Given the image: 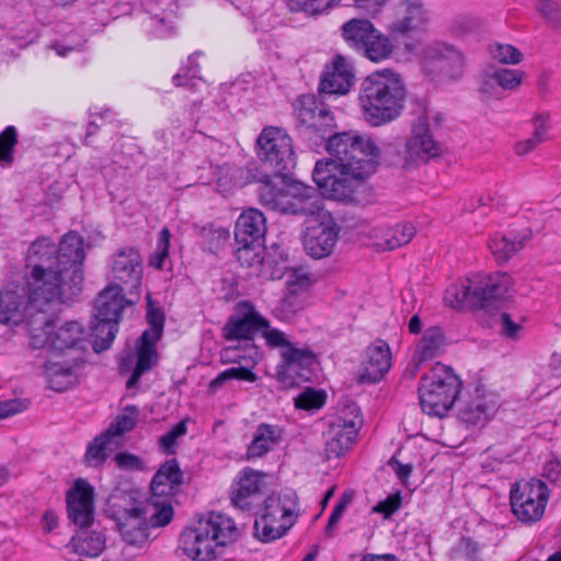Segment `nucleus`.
I'll list each match as a JSON object with an SVG mask.
<instances>
[{
	"label": "nucleus",
	"instance_id": "nucleus-28",
	"mask_svg": "<svg viewBox=\"0 0 561 561\" xmlns=\"http://www.w3.org/2000/svg\"><path fill=\"white\" fill-rule=\"evenodd\" d=\"M396 14V20L389 25V31L394 34H408L427 21L426 11L420 0H402L397 5Z\"/></svg>",
	"mask_w": 561,
	"mask_h": 561
},
{
	"label": "nucleus",
	"instance_id": "nucleus-17",
	"mask_svg": "<svg viewBox=\"0 0 561 561\" xmlns=\"http://www.w3.org/2000/svg\"><path fill=\"white\" fill-rule=\"evenodd\" d=\"M270 328V321L264 318L248 300L236 305L234 313L226 321L222 336L227 341H253L254 337Z\"/></svg>",
	"mask_w": 561,
	"mask_h": 561
},
{
	"label": "nucleus",
	"instance_id": "nucleus-15",
	"mask_svg": "<svg viewBox=\"0 0 561 561\" xmlns=\"http://www.w3.org/2000/svg\"><path fill=\"white\" fill-rule=\"evenodd\" d=\"M110 273L113 280L111 285L121 287L136 300L139 299L144 265L137 249L125 247L115 252L112 256Z\"/></svg>",
	"mask_w": 561,
	"mask_h": 561
},
{
	"label": "nucleus",
	"instance_id": "nucleus-18",
	"mask_svg": "<svg viewBox=\"0 0 561 561\" xmlns=\"http://www.w3.org/2000/svg\"><path fill=\"white\" fill-rule=\"evenodd\" d=\"M499 409V396L484 385L477 383L468 398L460 400L457 407V417L467 425H484Z\"/></svg>",
	"mask_w": 561,
	"mask_h": 561
},
{
	"label": "nucleus",
	"instance_id": "nucleus-46",
	"mask_svg": "<svg viewBox=\"0 0 561 561\" xmlns=\"http://www.w3.org/2000/svg\"><path fill=\"white\" fill-rule=\"evenodd\" d=\"M107 320L103 319H94L91 324V336L93 337V341L91 342L92 348L95 353H101L105 350H107L115 337H112L108 340V330L110 325H105Z\"/></svg>",
	"mask_w": 561,
	"mask_h": 561
},
{
	"label": "nucleus",
	"instance_id": "nucleus-54",
	"mask_svg": "<svg viewBox=\"0 0 561 561\" xmlns=\"http://www.w3.org/2000/svg\"><path fill=\"white\" fill-rule=\"evenodd\" d=\"M238 245L239 247L236 250V256L241 265L253 267L262 263L261 252L263 247H243L242 244Z\"/></svg>",
	"mask_w": 561,
	"mask_h": 561
},
{
	"label": "nucleus",
	"instance_id": "nucleus-48",
	"mask_svg": "<svg viewBox=\"0 0 561 561\" xmlns=\"http://www.w3.org/2000/svg\"><path fill=\"white\" fill-rule=\"evenodd\" d=\"M187 432L186 421L182 420L176 423L169 432L163 434L159 439L160 448L167 455H174L176 453L178 438L184 436Z\"/></svg>",
	"mask_w": 561,
	"mask_h": 561
},
{
	"label": "nucleus",
	"instance_id": "nucleus-5",
	"mask_svg": "<svg viewBox=\"0 0 561 561\" xmlns=\"http://www.w3.org/2000/svg\"><path fill=\"white\" fill-rule=\"evenodd\" d=\"M238 537L239 529L233 519L211 512L182 531L180 546L192 560L210 561L221 553L219 549L234 542Z\"/></svg>",
	"mask_w": 561,
	"mask_h": 561
},
{
	"label": "nucleus",
	"instance_id": "nucleus-38",
	"mask_svg": "<svg viewBox=\"0 0 561 561\" xmlns=\"http://www.w3.org/2000/svg\"><path fill=\"white\" fill-rule=\"evenodd\" d=\"M489 248L499 263L508 261L514 254L524 248L523 239L514 236L495 234L489 242Z\"/></svg>",
	"mask_w": 561,
	"mask_h": 561
},
{
	"label": "nucleus",
	"instance_id": "nucleus-58",
	"mask_svg": "<svg viewBox=\"0 0 561 561\" xmlns=\"http://www.w3.org/2000/svg\"><path fill=\"white\" fill-rule=\"evenodd\" d=\"M311 280L308 273L302 270H294L287 280L290 293L297 294L309 287Z\"/></svg>",
	"mask_w": 561,
	"mask_h": 561
},
{
	"label": "nucleus",
	"instance_id": "nucleus-60",
	"mask_svg": "<svg viewBox=\"0 0 561 561\" xmlns=\"http://www.w3.org/2000/svg\"><path fill=\"white\" fill-rule=\"evenodd\" d=\"M401 506L400 494L389 495L386 500L380 501L375 507L374 512L382 514L386 518H389L394 512Z\"/></svg>",
	"mask_w": 561,
	"mask_h": 561
},
{
	"label": "nucleus",
	"instance_id": "nucleus-42",
	"mask_svg": "<svg viewBox=\"0 0 561 561\" xmlns=\"http://www.w3.org/2000/svg\"><path fill=\"white\" fill-rule=\"evenodd\" d=\"M415 234V228L409 222H400L389 228L385 233V244L388 250H394L409 243Z\"/></svg>",
	"mask_w": 561,
	"mask_h": 561
},
{
	"label": "nucleus",
	"instance_id": "nucleus-16",
	"mask_svg": "<svg viewBox=\"0 0 561 561\" xmlns=\"http://www.w3.org/2000/svg\"><path fill=\"white\" fill-rule=\"evenodd\" d=\"M317 355L308 347H296L294 344L280 353V362L276 367V378L283 388H295L300 381L311 379Z\"/></svg>",
	"mask_w": 561,
	"mask_h": 561
},
{
	"label": "nucleus",
	"instance_id": "nucleus-35",
	"mask_svg": "<svg viewBox=\"0 0 561 561\" xmlns=\"http://www.w3.org/2000/svg\"><path fill=\"white\" fill-rule=\"evenodd\" d=\"M445 335L439 327H430L424 332L414 352V358L419 362H427L444 352Z\"/></svg>",
	"mask_w": 561,
	"mask_h": 561
},
{
	"label": "nucleus",
	"instance_id": "nucleus-41",
	"mask_svg": "<svg viewBox=\"0 0 561 561\" xmlns=\"http://www.w3.org/2000/svg\"><path fill=\"white\" fill-rule=\"evenodd\" d=\"M138 408L135 405H127L122 414H118L116 419L110 424L105 432L113 438H118L125 433L130 432L138 419Z\"/></svg>",
	"mask_w": 561,
	"mask_h": 561
},
{
	"label": "nucleus",
	"instance_id": "nucleus-3",
	"mask_svg": "<svg viewBox=\"0 0 561 561\" xmlns=\"http://www.w3.org/2000/svg\"><path fill=\"white\" fill-rule=\"evenodd\" d=\"M26 286L32 308L45 311L50 305L68 304L64 297L57 247L48 237L33 241L26 253Z\"/></svg>",
	"mask_w": 561,
	"mask_h": 561
},
{
	"label": "nucleus",
	"instance_id": "nucleus-47",
	"mask_svg": "<svg viewBox=\"0 0 561 561\" xmlns=\"http://www.w3.org/2000/svg\"><path fill=\"white\" fill-rule=\"evenodd\" d=\"M18 144V133L13 126H8L0 133V162L12 164L14 148Z\"/></svg>",
	"mask_w": 561,
	"mask_h": 561
},
{
	"label": "nucleus",
	"instance_id": "nucleus-7",
	"mask_svg": "<svg viewBox=\"0 0 561 561\" xmlns=\"http://www.w3.org/2000/svg\"><path fill=\"white\" fill-rule=\"evenodd\" d=\"M257 156L262 160L263 164L270 168L273 175L262 172L255 164H248L247 172L250 181H254L261 184L257 195L263 183L259 181L262 175L272 178H280L283 182L290 174L291 170L296 165V156L291 145V138L280 128L277 127H265L257 140ZM271 183L274 185L273 181ZM276 187H278L275 184Z\"/></svg>",
	"mask_w": 561,
	"mask_h": 561
},
{
	"label": "nucleus",
	"instance_id": "nucleus-30",
	"mask_svg": "<svg viewBox=\"0 0 561 561\" xmlns=\"http://www.w3.org/2000/svg\"><path fill=\"white\" fill-rule=\"evenodd\" d=\"M183 483V472L175 458L164 461L154 473L150 489L152 497L172 494Z\"/></svg>",
	"mask_w": 561,
	"mask_h": 561
},
{
	"label": "nucleus",
	"instance_id": "nucleus-19",
	"mask_svg": "<svg viewBox=\"0 0 561 561\" xmlns=\"http://www.w3.org/2000/svg\"><path fill=\"white\" fill-rule=\"evenodd\" d=\"M347 407L353 417L337 416L327 433L325 453L328 458H339L350 450L363 423L357 405L352 403Z\"/></svg>",
	"mask_w": 561,
	"mask_h": 561
},
{
	"label": "nucleus",
	"instance_id": "nucleus-63",
	"mask_svg": "<svg viewBox=\"0 0 561 561\" xmlns=\"http://www.w3.org/2000/svg\"><path fill=\"white\" fill-rule=\"evenodd\" d=\"M495 71H484L481 76L480 81V92L488 96H496L499 94V90L501 89L497 84V80H495Z\"/></svg>",
	"mask_w": 561,
	"mask_h": 561
},
{
	"label": "nucleus",
	"instance_id": "nucleus-1",
	"mask_svg": "<svg viewBox=\"0 0 561 561\" xmlns=\"http://www.w3.org/2000/svg\"><path fill=\"white\" fill-rule=\"evenodd\" d=\"M300 136L313 145L325 144L330 158L318 160L312 179L327 198L350 205L373 203L367 183L379 165L381 151L373 138L357 130L336 133L330 108L314 94H304L294 103Z\"/></svg>",
	"mask_w": 561,
	"mask_h": 561
},
{
	"label": "nucleus",
	"instance_id": "nucleus-59",
	"mask_svg": "<svg viewBox=\"0 0 561 561\" xmlns=\"http://www.w3.org/2000/svg\"><path fill=\"white\" fill-rule=\"evenodd\" d=\"M30 405V401L24 399H14L0 402V419H5L11 415L25 411Z\"/></svg>",
	"mask_w": 561,
	"mask_h": 561
},
{
	"label": "nucleus",
	"instance_id": "nucleus-62",
	"mask_svg": "<svg viewBox=\"0 0 561 561\" xmlns=\"http://www.w3.org/2000/svg\"><path fill=\"white\" fill-rule=\"evenodd\" d=\"M114 460L118 468L127 469V470H142L144 463L142 460L133 454L129 453H118Z\"/></svg>",
	"mask_w": 561,
	"mask_h": 561
},
{
	"label": "nucleus",
	"instance_id": "nucleus-11",
	"mask_svg": "<svg viewBox=\"0 0 561 561\" xmlns=\"http://www.w3.org/2000/svg\"><path fill=\"white\" fill-rule=\"evenodd\" d=\"M59 270L61 288L66 301H75L82 293L83 286V262L85 253L83 239L77 232L66 233L58 248Z\"/></svg>",
	"mask_w": 561,
	"mask_h": 561
},
{
	"label": "nucleus",
	"instance_id": "nucleus-32",
	"mask_svg": "<svg viewBox=\"0 0 561 561\" xmlns=\"http://www.w3.org/2000/svg\"><path fill=\"white\" fill-rule=\"evenodd\" d=\"M156 343L150 339L149 332H142L140 336V345L137 350V362L136 366L126 382V387L131 389L136 387L141 376L154 367L158 363V353Z\"/></svg>",
	"mask_w": 561,
	"mask_h": 561
},
{
	"label": "nucleus",
	"instance_id": "nucleus-49",
	"mask_svg": "<svg viewBox=\"0 0 561 561\" xmlns=\"http://www.w3.org/2000/svg\"><path fill=\"white\" fill-rule=\"evenodd\" d=\"M489 51L494 60L501 64L515 65L522 59V53L510 44H493L490 45Z\"/></svg>",
	"mask_w": 561,
	"mask_h": 561
},
{
	"label": "nucleus",
	"instance_id": "nucleus-13",
	"mask_svg": "<svg viewBox=\"0 0 561 561\" xmlns=\"http://www.w3.org/2000/svg\"><path fill=\"white\" fill-rule=\"evenodd\" d=\"M548 500V486L539 479L517 482L511 490L512 512L525 525H533L542 518Z\"/></svg>",
	"mask_w": 561,
	"mask_h": 561
},
{
	"label": "nucleus",
	"instance_id": "nucleus-45",
	"mask_svg": "<svg viewBox=\"0 0 561 561\" xmlns=\"http://www.w3.org/2000/svg\"><path fill=\"white\" fill-rule=\"evenodd\" d=\"M327 394L322 390L307 388L295 398V407L300 410H319L325 403Z\"/></svg>",
	"mask_w": 561,
	"mask_h": 561
},
{
	"label": "nucleus",
	"instance_id": "nucleus-22",
	"mask_svg": "<svg viewBox=\"0 0 561 561\" xmlns=\"http://www.w3.org/2000/svg\"><path fill=\"white\" fill-rule=\"evenodd\" d=\"M391 367V352L385 341L368 346L362 360L357 381L362 385L379 382Z\"/></svg>",
	"mask_w": 561,
	"mask_h": 561
},
{
	"label": "nucleus",
	"instance_id": "nucleus-37",
	"mask_svg": "<svg viewBox=\"0 0 561 561\" xmlns=\"http://www.w3.org/2000/svg\"><path fill=\"white\" fill-rule=\"evenodd\" d=\"M549 113H537L534 116L535 130L533 136L526 140L519 141L515 146V152L518 156H525L533 151L538 145L546 140V134L549 129Z\"/></svg>",
	"mask_w": 561,
	"mask_h": 561
},
{
	"label": "nucleus",
	"instance_id": "nucleus-27",
	"mask_svg": "<svg viewBox=\"0 0 561 561\" xmlns=\"http://www.w3.org/2000/svg\"><path fill=\"white\" fill-rule=\"evenodd\" d=\"M425 59L438 64L439 70L450 79L461 76L463 56L454 46L442 42L433 43L426 48Z\"/></svg>",
	"mask_w": 561,
	"mask_h": 561
},
{
	"label": "nucleus",
	"instance_id": "nucleus-9",
	"mask_svg": "<svg viewBox=\"0 0 561 561\" xmlns=\"http://www.w3.org/2000/svg\"><path fill=\"white\" fill-rule=\"evenodd\" d=\"M298 515L299 501L294 490L272 493L265 499L263 512L254 522V536L262 542L279 539L294 526Z\"/></svg>",
	"mask_w": 561,
	"mask_h": 561
},
{
	"label": "nucleus",
	"instance_id": "nucleus-39",
	"mask_svg": "<svg viewBox=\"0 0 561 561\" xmlns=\"http://www.w3.org/2000/svg\"><path fill=\"white\" fill-rule=\"evenodd\" d=\"M112 445H117V442L113 439L105 431L93 438L88 444L84 461L89 466H100L104 463L108 457L107 450L111 449Z\"/></svg>",
	"mask_w": 561,
	"mask_h": 561
},
{
	"label": "nucleus",
	"instance_id": "nucleus-2",
	"mask_svg": "<svg viewBox=\"0 0 561 561\" xmlns=\"http://www.w3.org/2000/svg\"><path fill=\"white\" fill-rule=\"evenodd\" d=\"M263 183L260 203L271 210L285 215L302 216L309 219L304 236V248L313 259L329 256L339 238V227L332 215L323 208L314 187L293 182L286 187H276L270 176L259 179Z\"/></svg>",
	"mask_w": 561,
	"mask_h": 561
},
{
	"label": "nucleus",
	"instance_id": "nucleus-40",
	"mask_svg": "<svg viewBox=\"0 0 561 561\" xmlns=\"http://www.w3.org/2000/svg\"><path fill=\"white\" fill-rule=\"evenodd\" d=\"M199 54V51L192 54L187 58V64L173 76L172 81L175 87H183L190 90L196 89L198 82L201 81V77L199 65L196 62L195 58Z\"/></svg>",
	"mask_w": 561,
	"mask_h": 561
},
{
	"label": "nucleus",
	"instance_id": "nucleus-43",
	"mask_svg": "<svg viewBox=\"0 0 561 561\" xmlns=\"http://www.w3.org/2000/svg\"><path fill=\"white\" fill-rule=\"evenodd\" d=\"M341 0H288L291 12H304L307 15H318L337 5Z\"/></svg>",
	"mask_w": 561,
	"mask_h": 561
},
{
	"label": "nucleus",
	"instance_id": "nucleus-53",
	"mask_svg": "<svg viewBox=\"0 0 561 561\" xmlns=\"http://www.w3.org/2000/svg\"><path fill=\"white\" fill-rule=\"evenodd\" d=\"M495 71V80L502 90H513L517 88L523 79V72L515 69H497Z\"/></svg>",
	"mask_w": 561,
	"mask_h": 561
},
{
	"label": "nucleus",
	"instance_id": "nucleus-25",
	"mask_svg": "<svg viewBox=\"0 0 561 561\" xmlns=\"http://www.w3.org/2000/svg\"><path fill=\"white\" fill-rule=\"evenodd\" d=\"M117 526L123 539L129 545H140L148 538L146 511L140 502L118 512Z\"/></svg>",
	"mask_w": 561,
	"mask_h": 561
},
{
	"label": "nucleus",
	"instance_id": "nucleus-61",
	"mask_svg": "<svg viewBox=\"0 0 561 561\" xmlns=\"http://www.w3.org/2000/svg\"><path fill=\"white\" fill-rule=\"evenodd\" d=\"M262 332L267 345L271 347H283V350H287V347L293 345V343L286 339L284 332L277 329H263Z\"/></svg>",
	"mask_w": 561,
	"mask_h": 561
},
{
	"label": "nucleus",
	"instance_id": "nucleus-31",
	"mask_svg": "<svg viewBox=\"0 0 561 561\" xmlns=\"http://www.w3.org/2000/svg\"><path fill=\"white\" fill-rule=\"evenodd\" d=\"M179 5L176 0H157L148 9L149 23L157 37H168L173 34V19L176 16Z\"/></svg>",
	"mask_w": 561,
	"mask_h": 561
},
{
	"label": "nucleus",
	"instance_id": "nucleus-29",
	"mask_svg": "<svg viewBox=\"0 0 561 561\" xmlns=\"http://www.w3.org/2000/svg\"><path fill=\"white\" fill-rule=\"evenodd\" d=\"M261 484V477L256 471L243 470L239 481L232 485L231 502L233 505L241 510H251L262 495Z\"/></svg>",
	"mask_w": 561,
	"mask_h": 561
},
{
	"label": "nucleus",
	"instance_id": "nucleus-51",
	"mask_svg": "<svg viewBox=\"0 0 561 561\" xmlns=\"http://www.w3.org/2000/svg\"><path fill=\"white\" fill-rule=\"evenodd\" d=\"M171 233L168 228H163L159 232L157 249L149 260V264L157 268H162L164 260L169 255Z\"/></svg>",
	"mask_w": 561,
	"mask_h": 561
},
{
	"label": "nucleus",
	"instance_id": "nucleus-56",
	"mask_svg": "<svg viewBox=\"0 0 561 561\" xmlns=\"http://www.w3.org/2000/svg\"><path fill=\"white\" fill-rule=\"evenodd\" d=\"M458 551L467 561H481V546L470 537L463 536L460 538Z\"/></svg>",
	"mask_w": 561,
	"mask_h": 561
},
{
	"label": "nucleus",
	"instance_id": "nucleus-26",
	"mask_svg": "<svg viewBox=\"0 0 561 561\" xmlns=\"http://www.w3.org/2000/svg\"><path fill=\"white\" fill-rule=\"evenodd\" d=\"M27 301L23 289H5L0 293V323L5 325H18L24 320L27 310L36 311L38 317V309L32 308L30 304V290L27 289Z\"/></svg>",
	"mask_w": 561,
	"mask_h": 561
},
{
	"label": "nucleus",
	"instance_id": "nucleus-6",
	"mask_svg": "<svg viewBox=\"0 0 561 561\" xmlns=\"http://www.w3.org/2000/svg\"><path fill=\"white\" fill-rule=\"evenodd\" d=\"M510 287L511 277L506 273L489 275L478 282L467 279L451 284L445 291L444 301L454 309H495L505 299Z\"/></svg>",
	"mask_w": 561,
	"mask_h": 561
},
{
	"label": "nucleus",
	"instance_id": "nucleus-33",
	"mask_svg": "<svg viewBox=\"0 0 561 561\" xmlns=\"http://www.w3.org/2000/svg\"><path fill=\"white\" fill-rule=\"evenodd\" d=\"M69 546L80 557L96 558L105 547V536L95 530L81 528L71 539Z\"/></svg>",
	"mask_w": 561,
	"mask_h": 561
},
{
	"label": "nucleus",
	"instance_id": "nucleus-23",
	"mask_svg": "<svg viewBox=\"0 0 561 561\" xmlns=\"http://www.w3.org/2000/svg\"><path fill=\"white\" fill-rule=\"evenodd\" d=\"M355 75L352 65L341 55L323 70L319 82V94H346L354 83Z\"/></svg>",
	"mask_w": 561,
	"mask_h": 561
},
{
	"label": "nucleus",
	"instance_id": "nucleus-24",
	"mask_svg": "<svg viewBox=\"0 0 561 561\" xmlns=\"http://www.w3.org/2000/svg\"><path fill=\"white\" fill-rule=\"evenodd\" d=\"M266 218L256 208L244 210L234 226V240L243 247H264Z\"/></svg>",
	"mask_w": 561,
	"mask_h": 561
},
{
	"label": "nucleus",
	"instance_id": "nucleus-20",
	"mask_svg": "<svg viewBox=\"0 0 561 561\" xmlns=\"http://www.w3.org/2000/svg\"><path fill=\"white\" fill-rule=\"evenodd\" d=\"M126 290L108 284L94 300V319L107 320L105 325H110L108 340L115 337L118 331V324L122 319V312L127 305H133L137 300L135 297L127 299Z\"/></svg>",
	"mask_w": 561,
	"mask_h": 561
},
{
	"label": "nucleus",
	"instance_id": "nucleus-10",
	"mask_svg": "<svg viewBox=\"0 0 561 561\" xmlns=\"http://www.w3.org/2000/svg\"><path fill=\"white\" fill-rule=\"evenodd\" d=\"M58 305H50L45 311L38 310V317L34 318L32 325L38 324L39 332L36 333L37 329H32V346L34 348L47 347L56 352H64L66 350H85V333L82 325L77 321L66 322L59 327L56 331H53L55 325V319L47 312L54 313L55 307Z\"/></svg>",
	"mask_w": 561,
	"mask_h": 561
},
{
	"label": "nucleus",
	"instance_id": "nucleus-12",
	"mask_svg": "<svg viewBox=\"0 0 561 561\" xmlns=\"http://www.w3.org/2000/svg\"><path fill=\"white\" fill-rule=\"evenodd\" d=\"M341 30L347 45L374 62L383 61L393 53L390 38L367 19H352Z\"/></svg>",
	"mask_w": 561,
	"mask_h": 561
},
{
	"label": "nucleus",
	"instance_id": "nucleus-36",
	"mask_svg": "<svg viewBox=\"0 0 561 561\" xmlns=\"http://www.w3.org/2000/svg\"><path fill=\"white\" fill-rule=\"evenodd\" d=\"M45 377L48 387L57 392L66 391L77 382L73 367L64 362H48L45 365Z\"/></svg>",
	"mask_w": 561,
	"mask_h": 561
},
{
	"label": "nucleus",
	"instance_id": "nucleus-52",
	"mask_svg": "<svg viewBox=\"0 0 561 561\" xmlns=\"http://www.w3.org/2000/svg\"><path fill=\"white\" fill-rule=\"evenodd\" d=\"M203 237L208 241L209 251L216 253L221 244L229 239V231L225 228L209 225L203 228Z\"/></svg>",
	"mask_w": 561,
	"mask_h": 561
},
{
	"label": "nucleus",
	"instance_id": "nucleus-50",
	"mask_svg": "<svg viewBox=\"0 0 561 561\" xmlns=\"http://www.w3.org/2000/svg\"><path fill=\"white\" fill-rule=\"evenodd\" d=\"M152 497V505L156 511L151 515V525L153 527H164L167 526L173 518L174 511L171 502L169 500H154Z\"/></svg>",
	"mask_w": 561,
	"mask_h": 561
},
{
	"label": "nucleus",
	"instance_id": "nucleus-34",
	"mask_svg": "<svg viewBox=\"0 0 561 561\" xmlns=\"http://www.w3.org/2000/svg\"><path fill=\"white\" fill-rule=\"evenodd\" d=\"M283 430L276 425L262 423L256 427L253 439L248 446V457H262L273 445L282 439Z\"/></svg>",
	"mask_w": 561,
	"mask_h": 561
},
{
	"label": "nucleus",
	"instance_id": "nucleus-44",
	"mask_svg": "<svg viewBox=\"0 0 561 561\" xmlns=\"http://www.w3.org/2000/svg\"><path fill=\"white\" fill-rule=\"evenodd\" d=\"M243 380L248 382H255L257 380V376L252 371L250 367L238 366L231 367L224 371H221L215 379L209 382V388L211 390H217L228 380Z\"/></svg>",
	"mask_w": 561,
	"mask_h": 561
},
{
	"label": "nucleus",
	"instance_id": "nucleus-21",
	"mask_svg": "<svg viewBox=\"0 0 561 561\" xmlns=\"http://www.w3.org/2000/svg\"><path fill=\"white\" fill-rule=\"evenodd\" d=\"M68 518L80 528H88L94 520V489L84 479H77L66 493Z\"/></svg>",
	"mask_w": 561,
	"mask_h": 561
},
{
	"label": "nucleus",
	"instance_id": "nucleus-64",
	"mask_svg": "<svg viewBox=\"0 0 561 561\" xmlns=\"http://www.w3.org/2000/svg\"><path fill=\"white\" fill-rule=\"evenodd\" d=\"M537 11L551 21H557L560 15V4L554 0H538L536 3Z\"/></svg>",
	"mask_w": 561,
	"mask_h": 561
},
{
	"label": "nucleus",
	"instance_id": "nucleus-8",
	"mask_svg": "<svg viewBox=\"0 0 561 561\" xmlns=\"http://www.w3.org/2000/svg\"><path fill=\"white\" fill-rule=\"evenodd\" d=\"M460 387L461 381L454 370L436 363L420 380L419 399L423 412L433 416H445L453 408Z\"/></svg>",
	"mask_w": 561,
	"mask_h": 561
},
{
	"label": "nucleus",
	"instance_id": "nucleus-4",
	"mask_svg": "<svg viewBox=\"0 0 561 561\" xmlns=\"http://www.w3.org/2000/svg\"><path fill=\"white\" fill-rule=\"evenodd\" d=\"M405 95V85L400 75L383 69L363 80L358 101L365 119L371 126H381L400 116Z\"/></svg>",
	"mask_w": 561,
	"mask_h": 561
},
{
	"label": "nucleus",
	"instance_id": "nucleus-55",
	"mask_svg": "<svg viewBox=\"0 0 561 561\" xmlns=\"http://www.w3.org/2000/svg\"><path fill=\"white\" fill-rule=\"evenodd\" d=\"M147 320L150 324V328L144 332H149L150 339H152L153 342H158L163 332L164 313L160 309L150 308L147 313Z\"/></svg>",
	"mask_w": 561,
	"mask_h": 561
},
{
	"label": "nucleus",
	"instance_id": "nucleus-14",
	"mask_svg": "<svg viewBox=\"0 0 561 561\" xmlns=\"http://www.w3.org/2000/svg\"><path fill=\"white\" fill-rule=\"evenodd\" d=\"M403 153L398 152V159L391 160L392 164H400L405 170H412L422 162L437 158L443 152V147L434 140L430 133L426 117L420 116L412 127V136L405 141Z\"/></svg>",
	"mask_w": 561,
	"mask_h": 561
},
{
	"label": "nucleus",
	"instance_id": "nucleus-57",
	"mask_svg": "<svg viewBox=\"0 0 561 561\" xmlns=\"http://www.w3.org/2000/svg\"><path fill=\"white\" fill-rule=\"evenodd\" d=\"M348 503H350V500L346 499V496L344 495L335 504V506H334V508H333V511H332V513H331V515L329 517V520H328V524L325 526V529H324L325 536L332 537L334 535L335 528H336V526H337L342 515L344 514Z\"/></svg>",
	"mask_w": 561,
	"mask_h": 561
}]
</instances>
